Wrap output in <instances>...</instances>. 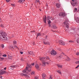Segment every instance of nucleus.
Returning <instances> with one entry per match:
<instances>
[{"label": "nucleus", "mask_w": 79, "mask_h": 79, "mask_svg": "<svg viewBox=\"0 0 79 79\" xmlns=\"http://www.w3.org/2000/svg\"><path fill=\"white\" fill-rule=\"evenodd\" d=\"M7 34L6 33L3 31H0V40H7Z\"/></svg>", "instance_id": "f257e3e1"}, {"label": "nucleus", "mask_w": 79, "mask_h": 79, "mask_svg": "<svg viewBox=\"0 0 79 79\" xmlns=\"http://www.w3.org/2000/svg\"><path fill=\"white\" fill-rule=\"evenodd\" d=\"M31 68H32V66H31V65L27 64L26 69L23 70L22 72L23 73H25L26 72V71H28V72H31Z\"/></svg>", "instance_id": "f03ea898"}, {"label": "nucleus", "mask_w": 79, "mask_h": 79, "mask_svg": "<svg viewBox=\"0 0 79 79\" xmlns=\"http://www.w3.org/2000/svg\"><path fill=\"white\" fill-rule=\"evenodd\" d=\"M71 3L72 6H74L77 5V1L76 0H72Z\"/></svg>", "instance_id": "7ed1b4c3"}, {"label": "nucleus", "mask_w": 79, "mask_h": 79, "mask_svg": "<svg viewBox=\"0 0 79 79\" xmlns=\"http://www.w3.org/2000/svg\"><path fill=\"white\" fill-rule=\"evenodd\" d=\"M51 54L52 55H56V52L54 50H52L51 52Z\"/></svg>", "instance_id": "20e7f679"}, {"label": "nucleus", "mask_w": 79, "mask_h": 79, "mask_svg": "<svg viewBox=\"0 0 79 79\" xmlns=\"http://www.w3.org/2000/svg\"><path fill=\"white\" fill-rule=\"evenodd\" d=\"M40 60L43 62H44V61H47V60L45 58V57H44L40 58Z\"/></svg>", "instance_id": "39448f33"}, {"label": "nucleus", "mask_w": 79, "mask_h": 79, "mask_svg": "<svg viewBox=\"0 0 79 79\" xmlns=\"http://www.w3.org/2000/svg\"><path fill=\"white\" fill-rule=\"evenodd\" d=\"M20 76H26V77H27V78H29V76L27 75L26 74L21 73L20 74Z\"/></svg>", "instance_id": "423d86ee"}, {"label": "nucleus", "mask_w": 79, "mask_h": 79, "mask_svg": "<svg viewBox=\"0 0 79 79\" xmlns=\"http://www.w3.org/2000/svg\"><path fill=\"white\" fill-rule=\"evenodd\" d=\"M59 42L60 44L62 45H65V43L62 40H59Z\"/></svg>", "instance_id": "0eeeda50"}, {"label": "nucleus", "mask_w": 79, "mask_h": 79, "mask_svg": "<svg viewBox=\"0 0 79 79\" xmlns=\"http://www.w3.org/2000/svg\"><path fill=\"white\" fill-rule=\"evenodd\" d=\"M13 44V47L15 48H17L18 49H19L18 48V47L16 46V41H14Z\"/></svg>", "instance_id": "6e6552de"}, {"label": "nucleus", "mask_w": 79, "mask_h": 79, "mask_svg": "<svg viewBox=\"0 0 79 79\" xmlns=\"http://www.w3.org/2000/svg\"><path fill=\"white\" fill-rule=\"evenodd\" d=\"M59 16H63V17H64V16H65V14H64V13L61 12L59 13Z\"/></svg>", "instance_id": "1a4fd4ad"}, {"label": "nucleus", "mask_w": 79, "mask_h": 79, "mask_svg": "<svg viewBox=\"0 0 79 79\" xmlns=\"http://www.w3.org/2000/svg\"><path fill=\"white\" fill-rule=\"evenodd\" d=\"M75 21H76L77 23H79V18H75Z\"/></svg>", "instance_id": "9d476101"}, {"label": "nucleus", "mask_w": 79, "mask_h": 79, "mask_svg": "<svg viewBox=\"0 0 79 79\" xmlns=\"http://www.w3.org/2000/svg\"><path fill=\"white\" fill-rule=\"evenodd\" d=\"M6 73V71H2L1 72H0V74H5Z\"/></svg>", "instance_id": "9b49d317"}, {"label": "nucleus", "mask_w": 79, "mask_h": 79, "mask_svg": "<svg viewBox=\"0 0 79 79\" xmlns=\"http://www.w3.org/2000/svg\"><path fill=\"white\" fill-rule=\"evenodd\" d=\"M42 79H45V76H46V75L44 73H43L42 75Z\"/></svg>", "instance_id": "f8f14e48"}, {"label": "nucleus", "mask_w": 79, "mask_h": 79, "mask_svg": "<svg viewBox=\"0 0 79 79\" xmlns=\"http://www.w3.org/2000/svg\"><path fill=\"white\" fill-rule=\"evenodd\" d=\"M56 6L57 7V8H60V6H61V5L60 3H57L56 4Z\"/></svg>", "instance_id": "ddd939ff"}, {"label": "nucleus", "mask_w": 79, "mask_h": 79, "mask_svg": "<svg viewBox=\"0 0 79 79\" xmlns=\"http://www.w3.org/2000/svg\"><path fill=\"white\" fill-rule=\"evenodd\" d=\"M35 68H36V69H39V65L37 64L35 65Z\"/></svg>", "instance_id": "4468645a"}, {"label": "nucleus", "mask_w": 79, "mask_h": 79, "mask_svg": "<svg viewBox=\"0 0 79 79\" xmlns=\"http://www.w3.org/2000/svg\"><path fill=\"white\" fill-rule=\"evenodd\" d=\"M43 43L45 45H49V44H50V43H49V42H47L46 43L45 41H44Z\"/></svg>", "instance_id": "2eb2a0df"}, {"label": "nucleus", "mask_w": 79, "mask_h": 79, "mask_svg": "<svg viewBox=\"0 0 79 79\" xmlns=\"http://www.w3.org/2000/svg\"><path fill=\"white\" fill-rule=\"evenodd\" d=\"M18 2L19 3H23V2H24V0H19L18 1Z\"/></svg>", "instance_id": "dca6fc26"}, {"label": "nucleus", "mask_w": 79, "mask_h": 79, "mask_svg": "<svg viewBox=\"0 0 79 79\" xmlns=\"http://www.w3.org/2000/svg\"><path fill=\"white\" fill-rule=\"evenodd\" d=\"M66 27H67V28H69V24L68 23H66Z\"/></svg>", "instance_id": "f3484780"}, {"label": "nucleus", "mask_w": 79, "mask_h": 79, "mask_svg": "<svg viewBox=\"0 0 79 79\" xmlns=\"http://www.w3.org/2000/svg\"><path fill=\"white\" fill-rule=\"evenodd\" d=\"M46 16L45 15V18L44 17L43 18L44 21L45 23H46Z\"/></svg>", "instance_id": "a211bd4d"}, {"label": "nucleus", "mask_w": 79, "mask_h": 79, "mask_svg": "<svg viewBox=\"0 0 79 79\" xmlns=\"http://www.w3.org/2000/svg\"><path fill=\"white\" fill-rule=\"evenodd\" d=\"M8 58L10 60H12V56H10L9 55H8Z\"/></svg>", "instance_id": "6ab92c4d"}, {"label": "nucleus", "mask_w": 79, "mask_h": 79, "mask_svg": "<svg viewBox=\"0 0 79 79\" xmlns=\"http://www.w3.org/2000/svg\"><path fill=\"white\" fill-rule=\"evenodd\" d=\"M57 66L58 67V68H62V65H60V64H57Z\"/></svg>", "instance_id": "aec40b11"}, {"label": "nucleus", "mask_w": 79, "mask_h": 79, "mask_svg": "<svg viewBox=\"0 0 79 79\" xmlns=\"http://www.w3.org/2000/svg\"><path fill=\"white\" fill-rule=\"evenodd\" d=\"M52 27V28H54V29H56V26H55V25H53Z\"/></svg>", "instance_id": "412c9836"}, {"label": "nucleus", "mask_w": 79, "mask_h": 79, "mask_svg": "<svg viewBox=\"0 0 79 79\" xmlns=\"http://www.w3.org/2000/svg\"><path fill=\"white\" fill-rule=\"evenodd\" d=\"M43 64H42V65L43 66H45L46 65V63L45 62H42Z\"/></svg>", "instance_id": "4be33fe9"}, {"label": "nucleus", "mask_w": 79, "mask_h": 79, "mask_svg": "<svg viewBox=\"0 0 79 79\" xmlns=\"http://www.w3.org/2000/svg\"><path fill=\"white\" fill-rule=\"evenodd\" d=\"M41 35L40 34V33H38L37 34V37L38 36H40Z\"/></svg>", "instance_id": "5701e85b"}, {"label": "nucleus", "mask_w": 79, "mask_h": 79, "mask_svg": "<svg viewBox=\"0 0 79 79\" xmlns=\"http://www.w3.org/2000/svg\"><path fill=\"white\" fill-rule=\"evenodd\" d=\"M28 54H30V55H32V52L31 51L30 52H28Z\"/></svg>", "instance_id": "b1692460"}, {"label": "nucleus", "mask_w": 79, "mask_h": 79, "mask_svg": "<svg viewBox=\"0 0 79 79\" xmlns=\"http://www.w3.org/2000/svg\"><path fill=\"white\" fill-rule=\"evenodd\" d=\"M15 67H16V66L15 65H11L10 66V68H15Z\"/></svg>", "instance_id": "393cba45"}, {"label": "nucleus", "mask_w": 79, "mask_h": 79, "mask_svg": "<svg viewBox=\"0 0 79 79\" xmlns=\"http://www.w3.org/2000/svg\"><path fill=\"white\" fill-rule=\"evenodd\" d=\"M57 73H59V74H61V72H60V70H58L57 71Z\"/></svg>", "instance_id": "a878e982"}, {"label": "nucleus", "mask_w": 79, "mask_h": 79, "mask_svg": "<svg viewBox=\"0 0 79 79\" xmlns=\"http://www.w3.org/2000/svg\"><path fill=\"white\" fill-rule=\"evenodd\" d=\"M47 20H49V19H50V16H48L47 17Z\"/></svg>", "instance_id": "bb28decb"}, {"label": "nucleus", "mask_w": 79, "mask_h": 79, "mask_svg": "<svg viewBox=\"0 0 79 79\" xmlns=\"http://www.w3.org/2000/svg\"><path fill=\"white\" fill-rule=\"evenodd\" d=\"M31 74H32V75H34V74H35V72H32Z\"/></svg>", "instance_id": "cd10ccee"}, {"label": "nucleus", "mask_w": 79, "mask_h": 79, "mask_svg": "<svg viewBox=\"0 0 79 79\" xmlns=\"http://www.w3.org/2000/svg\"><path fill=\"white\" fill-rule=\"evenodd\" d=\"M1 47L2 48H4V45L3 44H1Z\"/></svg>", "instance_id": "c85d7f7f"}, {"label": "nucleus", "mask_w": 79, "mask_h": 79, "mask_svg": "<svg viewBox=\"0 0 79 79\" xmlns=\"http://www.w3.org/2000/svg\"><path fill=\"white\" fill-rule=\"evenodd\" d=\"M45 59H46V60H49V58L48 57V56H47L45 58Z\"/></svg>", "instance_id": "c756f323"}, {"label": "nucleus", "mask_w": 79, "mask_h": 79, "mask_svg": "<svg viewBox=\"0 0 79 79\" xmlns=\"http://www.w3.org/2000/svg\"><path fill=\"white\" fill-rule=\"evenodd\" d=\"M10 48H11V49H14V48L12 46H11L10 47Z\"/></svg>", "instance_id": "7c9ffc66"}, {"label": "nucleus", "mask_w": 79, "mask_h": 79, "mask_svg": "<svg viewBox=\"0 0 79 79\" xmlns=\"http://www.w3.org/2000/svg\"><path fill=\"white\" fill-rule=\"evenodd\" d=\"M48 22V24H50L51 23V21L50 20H49Z\"/></svg>", "instance_id": "2f4dec72"}, {"label": "nucleus", "mask_w": 79, "mask_h": 79, "mask_svg": "<svg viewBox=\"0 0 79 79\" xmlns=\"http://www.w3.org/2000/svg\"><path fill=\"white\" fill-rule=\"evenodd\" d=\"M69 42L70 43H73L74 42L73 41L70 40L69 41Z\"/></svg>", "instance_id": "473e14b6"}, {"label": "nucleus", "mask_w": 79, "mask_h": 79, "mask_svg": "<svg viewBox=\"0 0 79 79\" xmlns=\"http://www.w3.org/2000/svg\"><path fill=\"white\" fill-rule=\"evenodd\" d=\"M2 56H3L4 57H6V54L3 55H2Z\"/></svg>", "instance_id": "72a5a7b5"}, {"label": "nucleus", "mask_w": 79, "mask_h": 79, "mask_svg": "<svg viewBox=\"0 0 79 79\" xmlns=\"http://www.w3.org/2000/svg\"><path fill=\"white\" fill-rule=\"evenodd\" d=\"M0 59H1V60H4V58L3 57H0Z\"/></svg>", "instance_id": "f704fd0d"}, {"label": "nucleus", "mask_w": 79, "mask_h": 79, "mask_svg": "<svg viewBox=\"0 0 79 79\" xmlns=\"http://www.w3.org/2000/svg\"><path fill=\"white\" fill-rule=\"evenodd\" d=\"M67 61H70V59L69 58H67Z\"/></svg>", "instance_id": "c9c22d12"}, {"label": "nucleus", "mask_w": 79, "mask_h": 79, "mask_svg": "<svg viewBox=\"0 0 79 79\" xmlns=\"http://www.w3.org/2000/svg\"><path fill=\"white\" fill-rule=\"evenodd\" d=\"M49 79H52V76L51 75H50Z\"/></svg>", "instance_id": "e433bc0d"}, {"label": "nucleus", "mask_w": 79, "mask_h": 79, "mask_svg": "<svg viewBox=\"0 0 79 79\" xmlns=\"http://www.w3.org/2000/svg\"><path fill=\"white\" fill-rule=\"evenodd\" d=\"M6 2L8 3L9 2H10V0H6Z\"/></svg>", "instance_id": "4c0bfd02"}, {"label": "nucleus", "mask_w": 79, "mask_h": 79, "mask_svg": "<svg viewBox=\"0 0 79 79\" xmlns=\"http://www.w3.org/2000/svg\"><path fill=\"white\" fill-rule=\"evenodd\" d=\"M11 5L13 6H15V5L14 4H11Z\"/></svg>", "instance_id": "58836bf2"}, {"label": "nucleus", "mask_w": 79, "mask_h": 79, "mask_svg": "<svg viewBox=\"0 0 79 79\" xmlns=\"http://www.w3.org/2000/svg\"><path fill=\"white\" fill-rule=\"evenodd\" d=\"M76 64H78L79 63V61H77L75 62Z\"/></svg>", "instance_id": "ea45409f"}, {"label": "nucleus", "mask_w": 79, "mask_h": 79, "mask_svg": "<svg viewBox=\"0 0 79 79\" xmlns=\"http://www.w3.org/2000/svg\"><path fill=\"white\" fill-rule=\"evenodd\" d=\"M46 64H49V62H45Z\"/></svg>", "instance_id": "a19ab883"}, {"label": "nucleus", "mask_w": 79, "mask_h": 79, "mask_svg": "<svg viewBox=\"0 0 79 79\" xmlns=\"http://www.w3.org/2000/svg\"><path fill=\"white\" fill-rule=\"evenodd\" d=\"M35 79H38V78L37 77H35Z\"/></svg>", "instance_id": "79ce46f5"}, {"label": "nucleus", "mask_w": 79, "mask_h": 79, "mask_svg": "<svg viewBox=\"0 0 79 79\" xmlns=\"http://www.w3.org/2000/svg\"><path fill=\"white\" fill-rule=\"evenodd\" d=\"M76 55H79V52H77V53H76Z\"/></svg>", "instance_id": "37998d69"}, {"label": "nucleus", "mask_w": 79, "mask_h": 79, "mask_svg": "<svg viewBox=\"0 0 79 79\" xmlns=\"http://www.w3.org/2000/svg\"><path fill=\"white\" fill-rule=\"evenodd\" d=\"M34 64H35L34 63H33L31 64V65L32 66H34Z\"/></svg>", "instance_id": "c03bdc74"}, {"label": "nucleus", "mask_w": 79, "mask_h": 79, "mask_svg": "<svg viewBox=\"0 0 79 79\" xmlns=\"http://www.w3.org/2000/svg\"><path fill=\"white\" fill-rule=\"evenodd\" d=\"M50 19H51V20H53V18H52V17H51L50 18Z\"/></svg>", "instance_id": "a18cd8bd"}, {"label": "nucleus", "mask_w": 79, "mask_h": 79, "mask_svg": "<svg viewBox=\"0 0 79 79\" xmlns=\"http://www.w3.org/2000/svg\"><path fill=\"white\" fill-rule=\"evenodd\" d=\"M62 55H61L60 56H59V58H61V57H62Z\"/></svg>", "instance_id": "49530a36"}, {"label": "nucleus", "mask_w": 79, "mask_h": 79, "mask_svg": "<svg viewBox=\"0 0 79 79\" xmlns=\"http://www.w3.org/2000/svg\"><path fill=\"white\" fill-rule=\"evenodd\" d=\"M78 67H79V64L76 67V68H78Z\"/></svg>", "instance_id": "de8ad7c7"}, {"label": "nucleus", "mask_w": 79, "mask_h": 79, "mask_svg": "<svg viewBox=\"0 0 79 79\" xmlns=\"http://www.w3.org/2000/svg\"><path fill=\"white\" fill-rule=\"evenodd\" d=\"M75 11H77V8H75Z\"/></svg>", "instance_id": "09e8293b"}, {"label": "nucleus", "mask_w": 79, "mask_h": 79, "mask_svg": "<svg viewBox=\"0 0 79 79\" xmlns=\"http://www.w3.org/2000/svg\"><path fill=\"white\" fill-rule=\"evenodd\" d=\"M21 60L22 61H23V58H21Z\"/></svg>", "instance_id": "8fccbe9b"}, {"label": "nucleus", "mask_w": 79, "mask_h": 79, "mask_svg": "<svg viewBox=\"0 0 79 79\" xmlns=\"http://www.w3.org/2000/svg\"><path fill=\"white\" fill-rule=\"evenodd\" d=\"M66 21H65V22L64 23V24H66Z\"/></svg>", "instance_id": "3c124183"}, {"label": "nucleus", "mask_w": 79, "mask_h": 79, "mask_svg": "<svg viewBox=\"0 0 79 79\" xmlns=\"http://www.w3.org/2000/svg\"><path fill=\"white\" fill-rule=\"evenodd\" d=\"M36 1H37V2H39V3L40 2L39 0H36Z\"/></svg>", "instance_id": "603ef678"}, {"label": "nucleus", "mask_w": 79, "mask_h": 79, "mask_svg": "<svg viewBox=\"0 0 79 79\" xmlns=\"http://www.w3.org/2000/svg\"><path fill=\"white\" fill-rule=\"evenodd\" d=\"M2 55V53H0V56H1Z\"/></svg>", "instance_id": "864d4df0"}, {"label": "nucleus", "mask_w": 79, "mask_h": 79, "mask_svg": "<svg viewBox=\"0 0 79 79\" xmlns=\"http://www.w3.org/2000/svg\"><path fill=\"white\" fill-rule=\"evenodd\" d=\"M20 53L21 54H23V52H20Z\"/></svg>", "instance_id": "5fc2aeb1"}, {"label": "nucleus", "mask_w": 79, "mask_h": 79, "mask_svg": "<svg viewBox=\"0 0 79 79\" xmlns=\"http://www.w3.org/2000/svg\"><path fill=\"white\" fill-rule=\"evenodd\" d=\"M6 67H5L4 68V70H6Z\"/></svg>", "instance_id": "6e6d98bb"}, {"label": "nucleus", "mask_w": 79, "mask_h": 79, "mask_svg": "<svg viewBox=\"0 0 79 79\" xmlns=\"http://www.w3.org/2000/svg\"><path fill=\"white\" fill-rule=\"evenodd\" d=\"M49 24V27H50V26H51V25H50V23Z\"/></svg>", "instance_id": "4d7b16f0"}, {"label": "nucleus", "mask_w": 79, "mask_h": 79, "mask_svg": "<svg viewBox=\"0 0 79 79\" xmlns=\"http://www.w3.org/2000/svg\"><path fill=\"white\" fill-rule=\"evenodd\" d=\"M1 27H3V24H1Z\"/></svg>", "instance_id": "13d9d810"}, {"label": "nucleus", "mask_w": 79, "mask_h": 79, "mask_svg": "<svg viewBox=\"0 0 79 79\" xmlns=\"http://www.w3.org/2000/svg\"><path fill=\"white\" fill-rule=\"evenodd\" d=\"M46 6H48V4H46Z\"/></svg>", "instance_id": "bf43d9fd"}, {"label": "nucleus", "mask_w": 79, "mask_h": 79, "mask_svg": "<svg viewBox=\"0 0 79 79\" xmlns=\"http://www.w3.org/2000/svg\"><path fill=\"white\" fill-rule=\"evenodd\" d=\"M1 19L0 18V22H1Z\"/></svg>", "instance_id": "052dcab7"}, {"label": "nucleus", "mask_w": 79, "mask_h": 79, "mask_svg": "<svg viewBox=\"0 0 79 79\" xmlns=\"http://www.w3.org/2000/svg\"><path fill=\"white\" fill-rule=\"evenodd\" d=\"M2 78V76H1L0 77V78Z\"/></svg>", "instance_id": "680f3d73"}, {"label": "nucleus", "mask_w": 79, "mask_h": 79, "mask_svg": "<svg viewBox=\"0 0 79 79\" xmlns=\"http://www.w3.org/2000/svg\"><path fill=\"white\" fill-rule=\"evenodd\" d=\"M2 71V70L0 69V72Z\"/></svg>", "instance_id": "e2e57ef3"}, {"label": "nucleus", "mask_w": 79, "mask_h": 79, "mask_svg": "<svg viewBox=\"0 0 79 79\" xmlns=\"http://www.w3.org/2000/svg\"><path fill=\"white\" fill-rule=\"evenodd\" d=\"M40 11H41V10L40 9Z\"/></svg>", "instance_id": "0e129e2a"}, {"label": "nucleus", "mask_w": 79, "mask_h": 79, "mask_svg": "<svg viewBox=\"0 0 79 79\" xmlns=\"http://www.w3.org/2000/svg\"><path fill=\"white\" fill-rule=\"evenodd\" d=\"M62 54H64V53H62Z\"/></svg>", "instance_id": "69168bd1"}, {"label": "nucleus", "mask_w": 79, "mask_h": 79, "mask_svg": "<svg viewBox=\"0 0 79 79\" xmlns=\"http://www.w3.org/2000/svg\"><path fill=\"white\" fill-rule=\"evenodd\" d=\"M1 79H3V78H1Z\"/></svg>", "instance_id": "338daca9"}, {"label": "nucleus", "mask_w": 79, "mask_h": 79, "mask_svg": "<svg viewBox=\"0 0 79 79\" xmlns=\"http://www.w3.org/2000/svg\"><path fill=\"white\" fill-rule=\"evenodd\" d=\"M9 49H10V48H9Z\"/></svg>", "instance_id": "774afa93"}]
</instances>
